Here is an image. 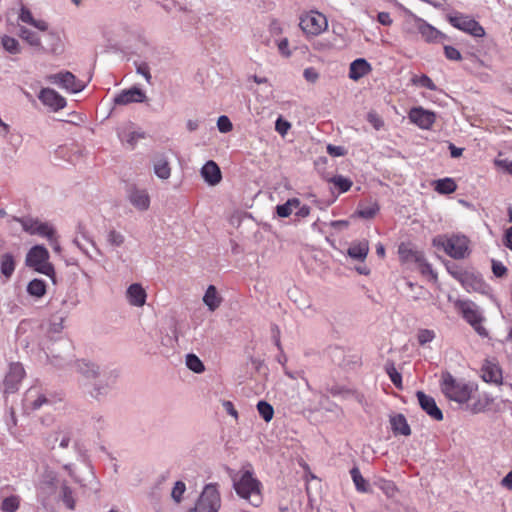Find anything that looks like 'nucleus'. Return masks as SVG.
<instances>
[{"instance_id": "f257e3e1", "label": "nucleus", "mask_w": 512, "mask_h": 512, "mask_svg": "<svg viewBox=\"0 0 512 512\" xmlns=\"http://www.w3.org/2000/svg\"><path fill=\"white\" fill-rule=\"evenodd\" d=\"M76 370L85 378L95 380L90 395L97 400L108 396L115 388L118 379L116 369L101 368L96 363L78 360Z\"/></svg>"}, {"instance_id": "f03ea898", "label": "nucleus", "mask_w": 512, "mask_h": 512, "mask_svg": "<svg viewBox=\"0 0 512 512\" xmlns=\"http://www.w3.org/2000/svg\"><path fill=\"white\" fill-rule=\"evenodd\" d=\"M262 483L255 477L252 469L241 472L233 478V489L236 494L248 504L259 507L263 503Z\"/></svg>"}, {"instance_id": "7ed1b4c3", "label": "nucleus", "mask_w": 512, "mask_h": 512, "mask_svg": "<svg viewBox=\"0 0 512 512\" xmlns=\"http://www.w3.org/2000/svg\"><path fill=\"white\" fill-rule=\"evenodd\" d=\"M477 386L473 382L457 379L450 373H444L441 380V391L451 401L463 404L468 402Z\"/></svg>"}, {"instance_id": "20e7f679", "label": "nucleus", "mask_w": 512, "mask_h": 512, "mask_svg": "<svg viewBox=\"0 0 512 512\" xmlns=\"http://www.w3.org/2000/svg\"><path fill=\"white\" fill-rule=\"evenodd\" d=\"M432 244L454 259H463L468 255L469 239L464 235H438L433 238Z\"/></svg>"}, {"instance_id": "39448f33", "label": "nucleus", "mask_w": 512, "mask_h": 512, "mask_svg": "<svg viewBox=\"0 0 512 512\" xmlns=\"http://www.w3.org/2000/svg\"><path fill=\"white\" fill-rule=\"evenodd\" d=\"M221 504L219 484L208 483L203 487L194 507L190 508L187 512H218Z\"/></svg>"}, {"instance_id": "423d86ee", "label": "nucleus", "mask_w": 512, "mask_h": 512, "mask_svg": "<svg viewBox=\"0 0 512 512\" xmlns=\"http://www.w3.org/2000/svg\"><path fill=\"white\" fill-rule=\"evenodd\" d=\"M455 307L463 319L469 323L480 336H488V332L482 324L484 321L482 310L476 303L468 299H459L455 302Z\"/></svg>"}, {"instance_id": "0eeeda50", "label": "nucleus", "mask_w": 512, "mask_h": 512, "mask_svg": "<svg viewBox=\"0 0 512 512\" xmlns=\"http://www.w3.org/2000/svg\"><path fill=\"white\" fill-rule=\"evenodd\" d=\"M26 265L35 271L51 278L55 271L53 265L49 262V252L43 245L33 246L26 255Z\"/></svg>"}, {"instance_id": "6e6552de", "label": "nucleus", "mask_w": 512, "mask_h": 512, "mask_svg": "<svg viewBox=\"0 0 512 512\" xmlns=\"http://www.w3.org/2000/svg\"><path fill=\"white\" fill-rule=\"evenodd\" d=\"M448 22L456 29L461 30L473 37H483L485 35L484 28L469 15L454 11L447 14Z\"/></svg>"}, {"instance_id": "1a4fd4ad", "label": "nucleus", "mask_w": 512, "mask_h": 512, "mask_svg": "<svg viewBox=\"0 0 512 512\" xmlns=\"http://www.w3.org/2000/svg\"><path fill=\"white\" fill-rule=\"evenodd\" d=\"M299 25L306 35L317 36L328 28V21L324 14L309 11L300 17Z\"/></svg>"}, {"instance_id": "9d476101", "label": "nucleus", "mask_w": 512, "mask_h": 512, "mask_svg": "<svg viewBox=\"0 0 512 512\" xmlns=\"http://www.w3.org/2000/svg\"><path fill=\"white\" fill-rule=\"evenodd\" d=\"M47 80L69 93H79L84 90L86 86L83 81L77 79L76 76L69 71L51 74L47 77Z\"/></svg>"}, {"instance_id": "9b49d317", "label": "nucleus", "mask_w": 512, "mask_h": 512, "mask_svg": "<svg viewBox=\"0 0 512 512\" xmlns=\"http://www.w3.org/2000/svg\"><path fill=\"white\" fill-rule=\"evenodd\" d=\"M398 254L402 262H415L421 268L423 274H433V269L428 263L422 252L413 250L408 245L401 243L398 247Z\"/></svg>"}, {"instance_id": "f8f14e48", "label": "nucleus", "mask_w": 512, "mask_h": 512, "mask_svg": "<svg viewBox=\"0 0 512 512\" xmlns=\"http://www.w3.org/2000/svg\"><path fill=\"white\" fill-rule=\"evenodd\" d=\"M25 376V370L21 363L14 362L9 365V370L3 381L4 392L13 394L19 389V385Z\"/></svg>"}, {"instance_id": "ddd939ff", "label": "nucleus", "mask_w": 512, "mask_h": 512, "mask_svg": "<svg viewBox=\"0 0 512 512\" xmlns=\"http://www.w3.org/2000/svg\"><path fill=\"white\" fill-rule=\"evenodd\" d=\"M459 283L467 292L487 294L490 289L489 285L479 274L471 271H467L464 275H462Z\"/></svg>"}, {"instance_id": "4468645a", "label": "nucleus", "mask_w": 512, "mask_h": 512, "mask_svg": "<svg viewBox=\"0 0 512 512\" xmlns=\"http://www.w3.org/2000/svg\"><path fill=\"white\" fill-rule=\"evenodd\" d=\"M23 230L31 235L42 237H51L54 227L48 222H42L34 218H25L20 220Z\"/></svg>"}, {"instance_id": "2eb2a0df", "label": "nucleus", "mask_w": 512, "mask_h": 512, "mask_svg": "<svg viewBox=\"0 0 512 512\" xmlns=\"http://www.w3.org/2000/svg\"><path fill=\"white\" fill-rule=\"evenodd\" d=\"M127 199L138 211H147L150 207V196L146 189L132 186L127 192Z\"/></svg>"}, {"instance_id": "dca6fc26", "label": "nucleus", "mask_w": 512, "mask_h": 512, "mask_svg": "<svg viewBox=\"0 0 512 512\" xmlns=\"http://www.w3.org/2000/svg\"><path fill=\"white\" fill-rule=\"evenodd\" d=\"M409 119L421 129H430L435 122V113L422 107H414L409 112Z\"/></svg>"}, {"instance_id": "f3484780", "label": "nucleus", "mask_w": 512, "mask_h": 512, "mask_svg": "<svg viewBox=\"0 0 512 512\" xmlns=\"http://www.w3.org/2000/svg\"><path fill=\"white\" fill-rule=\"evenodd\" d=\"M38 98L43 105L50 107L54 111L63 109L66 106L65 98L51 88L41 89Z\"/></svg>"}, {"instance_id": "a211bd4d", "label": "nucleus", "mask_w": 512, "mask_h": 512, "mask_svg": "<svg viewBox=\"0 0 512 512\" xmlns=\"http://www.w3.org/2000/svg\"><path fill=\"white\" fill-rule=\"evenodd\" d=\"M420 407L434 420L441 421L443 419V413L437 406L435 399L423 391H417L416 393Z\"/></svg>"}, {"instance_id": "6ab92c4d", "label": "nucleus", "mask_w": 512, "mask_h": 512, "mask_svg": "<svg viewBox=\"0 0 512 512\" xmlns=\"http://www.w3.org/2000/svg\"><path fill=\"white\" fill-rule=\"evenodd\" d=\"M146 100V94L140 88L132 87L121 91L114 97L116 105H128L131 103H143Z\"/></svg>"}, {"instance_id": "aec40b11", "label": "nucleus", "mask_w": 512, "mask_h": 512, "mask_svg": "<svg viewBox=\"0 0 512 512\" xmlns=\"http://www.w3.org/2000/svg\"><path fill=\"white\" fill-rule=\"evenodd\" d=\"M74 437V431L71 427H62L58 430L54 431L47 438V445L52 449L55 447V444L59 442V447L62 449H66L69 447L72 439Z\"/></svg>"}, {"instance_id": "412c9836", "label": "nucleus", "mask_w": 512, "mask_h": 512, "mask_svg": "<svg viewBox=\"0 0 512 512\" xmlns=\"http://www.w3.org/2000/svg\"><path fill=\"white\" fill-rule=\"evenodd\" d=\"M51 404V400L37 388H30L24 396V405L31 410H38L44 405Z\"/></svg>"}, {"instance_id": "4be33fe9", "label": "nucleus", "mask_w": 512, "mask_h": 512, "mask_svg": "<svg viewBox=\"0 0 512 512\" xmlns=\"http://www.w3.org/2000/svg\"><path fill=\"white\" fill-rule=\"evenodd\" d=\"M153 172L157 178L167 180L171 176V165L167 155L156 154L152 159Z\"/></svg>"}, {"instance_id": "5701e85b", "label": "nucleus", "mask_w": 512, "mask_h": 512, "mask_svg": "<svg viewBox=\"0 0 512 512\" xmlns=\"http://www.w3.org/2000/svg\"><path fill=\"white\" fill-rule=\"evenodd\" d=\"M126 297L131 306L142 307L146 303L147 293L141 284L133 283L127 288Z\"/></svg>"}, {"instance_id": "b1692460", "label": "nucleus", "mask_w": 512, "mask_h": 512, "mask_svg": "<svg viewBox=\"0 0 512 512\" xmlns=\"http://www.w3.org/2000/svg\"><path fill=\"white\" fill-rule=\"evenodd\" d=\"M481 372L485 382L505 386L506 383L502 382V370L498 364L488 361L483 365Z\"/></svg>"}, {"instance_id": "393cba45", "label": "nucleus", "mask_w": 512, "mask_h": 512, "mask_svg": "<svg viewBox=\"0 0 512 512\" xmlns=\"http://www.w3.org/2000/svg\"><path fill=\"white\" fill-rule=\"evenodd\" d=\"M201 176L211 186L217 185L221 179L222 174L219 166L212 160L207 161L201 168Z\"/></svg>"}, {"instance_id": "a878e982", "label": "nucleus", "mask_w": 512, "mask_h": 512, "mask_svg": "<svg viewBox=\"0 0 512 512\" xmlns=\"http://www.w3.org/2000/svg\"><path fill=\"white\" fill-rule=\"evenodd\" d=\"M417 29L427 42H438L446 38L442 32L422 19L417 21Z\"/></svg>"}, {"instance_id": "bb28decb", "label": "nucleus", "mask_w": 512, "mask_h": 512, "mask_svg": "<svg viewBox=\"0 0 512 512\" xmlns=\"http://www.w3.org/2000/svg\"><path fill=\"white\" fill-rule=\"evenodd\" d=\"M372 70L371 64L364 58H358L350 63L349 78L357 81L368 75Z\"/></svg>"}, {"instance_id": "cd10ccee", "label": "nucleus", "mask_w": 512, "mask_h": 512, "mask_svg": "<svg viewBox=\"0 0 512 512\" xmlns=\"http://www.w3.org/2000/svg\"><path fill=\"white\" fill-rule=\"evenodd\" d=\"M389 422L394 435L409 436L411 434V428L403 414L391 415Z\"/></svg>"}, {"instance_id": "c85d7f7f", "label": "nucleus", "mask_w": 512, "mask_h": 512, "mask_svg": "<svg viewBox=\"0 0 512 512\" xmlns=\"http://www.w3.org/2000/svg\"><path fill=\"white\" fill-rule=\"evenodd\" d=\"M18 19L28 25L35 27L39 31H46L48 29V23L43 19L34 18L30 9L22 6L19 11Z\"/></svg>"}, {"instance_id": "c756f323", "label": "nucleus", "mask_w": 512, "mask_h": 512, "mask_svg": "<svg viewBox=\"0 0 512 512\" xmlns=\"http://www.w3.org/2000/svg\"><path fill=\"white\" fill-rule=\"evenodd\" d=\"M18 19L28 25L35 27L39 31H46L48 29V23L43 19L34 18L30 9L22 6L19 11Z\"/></svg>"}, {"instance_id": "7c9ffc66", "label": "nucleus", "mask_w": 512, "mask_h": 512, "mask_svg": "<svg viewBox=\"0 0 512 512\" xmlns=\"http://www.w3.org/2000/svg\"><path fill=\"white\" fill-rule=\"evenodd\" d=\"M18 19L28 25L35 27L39 31H46L48 29V23L43 19L34 18L30 9L22 6L19 11Z\"/></svg>"}, {"instance_id": "2f4dec72", "label": "nucleus", "mask_w": 512, "mask_h": 512, "mask_svg": "<svg viewBox=\"0 0 512 512\" xmlns=\"http://www.w3.org/2000/svg\"><path fill=\"white\" fill-rule=\"evenodd\" d=\"M369 252V243L367 240L352 242L347 250V254L354 260L364 261Z\"/></svg>"}, {"instance_id": "473e14b6", "label": "nucleus", "mask_w": 512, "mask_h": 512, "mask_svg": "<svg viewBox=\"0 0 512 512\" xmlns=\"http://www.w3.org/2000/svg\"><path fill=\"white\" fill-rule=\"evenodd\" d=\"M203 302L211 312L215 311L221 305L222 298L219 296L215 286H208L203 296Z\"/></svg>"}, {"instance_id": "72a5a7b5", "label": "nucleus", "mask_w": 512, "mask_h": 512, "mask_svg": "<svg viewBox=\"0 0 512 512\" xmlns=\"http://www.w3.org/2000/svg\"><path fill=\"white\" fill-rule=\"evenodd\" d=\"M16 267V262L14 259V256L11 253H4L0 258V271L1 274L6 278L9 279Z\"/></svg>"}, {"instance_id": "f704fd0d", "label": "nucleus", "mask_w": 512, "mask_h": 512, "mask_svg": "<svg viewBox=\"0 0 512 512\" xmlns=\"http://www.w3.org/2000/svg\"><path fill=\"white\" fill-rule=\"evenodd\" d=\"M125 239L124 234L114 228L107 230L105 235L107 245L113 249L121 247Z\"/></svg>"}, {"instance_id": "c9c22d12", "label": "nucleus", "mask_w": 512, "mask_h": 512, "mask_svg": "<svg viewBox=\"0 0 512 512\" xmlns=\"http://www.w3.org/2000/svg\"><path fill=\"white\" fill-rule=\"evenodd\" d=\"M434 189L439 194L447 195L455 192L457 185L452 178L446 177L435 181Z\"/></svg>"}, {"instance_id": "e433bc0d", "label": "nucleus", "mask_w": 512, "mask_h": 512, "mask_svg": "<svg viewBox=\"0 0 512 512\" xmlns=\"http://www.w3.org/2000/svg\"><path fill=\"white\" fill-rule=\"evenodd\" d=\"M300 200L298 198L288 199L284 204L276 206V213L279 217L286 218L290 216L294 208L299 207Z\"/></svg>"}, {"instance_id": "4c0bfd02", "label": "nucleus", "mask_w": 512, "mask_h": 512, "mask_svg": "<svg viewBox=\"0 0 512 512\" xmlns=\"http://www.w3.org/2000/svg\"><path fill=\"white\" fill-rule=\"evenodd\" d=\"M27 293L36 298H41L46 293V284L41 279H33L27 285Z\"/></svg>"}, {"instance_id": "58836bf2", "label": "nucleus", "mask_w": 512, "mask_h": 512, "mask_svg": "<svg viewBox=\"0 0 512 512\" xmlns=\"http://www.w3.org/2000/svg\"><path fill=\"white\" fill-rule=\"evenodd\" d=\"M350 475H351V478L353 480V483H354L357 491H359V492H367L368 491L369 485H368L367 481L363 478L358 467L354 466L350 470Z\"/></svg>"}, {"instance_id": "ea45409f", "label": "nucleus", "mask_w": 512, "mask_h": 512, "mask_svg": "<svg viewBox=\"0 0 512 512\" xmlns=\"http://www.w3.org/2000/svg\"><path fill=\"white\" fill-rule=\"evenodd\" d=\"M19 36L25 40L28 44L34 47L41 46V39L38 33L29 30L26 27L21 26L19 28Z\"/></svg>"}, {"instance_id": "a19ab883", "label": "nucleus", "mask_w": 512, "mask_h": 512, "mask_svg": "<svg viewBox=\"0 0 512 512\" xmlns=\"http://www.w3.org/2000/svg\"><path fill=\"white\" fill-rule=\"evenodd\" d=\"M385 371L395 387L402 388V375L398 372L393 362H387L385 364Z\"/></svg>"}, {"instance_id": "79ce46f5", "label": "nucleus", "mask_w": 512, "mask_h": 512, "mask_svg": "<svg viewBox=\"0 0 512 512\" xmlns=\"http://www.w3.org/2000/svg\"><path fill=\"white\" fill-rule=\"evenodd\" d=\"M259 415L265 422H270L274 416V408L267 401L261 400L257 403Z\"/></svg>"}, {"instance_id": "37998d69", "label": "nucleus", "mask_w": 512, "mask_h": 512, "mask_svg": "<svg viewBox=\"0 0 512 512\" xmlns=\"http://www.w3.org/2000/svg\"><path fill=\"white\" fill-rule=\"evenodd\" d=\"M186 366L195 373H202L205 370L203 362L195 354H187Z\"/></svg>"}, {"instance_id": "c03bdc74", "label": "nucleus", "mask_w": 512, "mask_h": 512, "mask_svg": "<svg viewBox=\"0 0 512 512\" xmlns=\"http://www.w3.org/2000/svg\"><path fill=\"white\" fill-rule=\"evenodd\" d=\"M119 137L133 148L140 139L145 137V134L140 131L119 132Z\"/></svg>"}, {"instance_id": "a18cd8bd", "label": "nucleus", "mask_w": 512, "mask_h": 512, "mask_svg": "<svg viewBox=\"0 0 512 512\" xmlns=\"http://www.w3.org/2000/svg\"><path fill=\"white\" fill-rule=\"evenodd\" d=\"M339 189L340 193L347 192L352 187V181L342 175H336L329 180Z\"/></svg>"}, {"instance_id": "49530a36", "label": "nucleus", "mask_w": 512, "mask_h": 512, "mask_svg": "<svg viewBox=\"0 0 512 512\" xmlns=\"http://www.w3.org/2000/svg\"><path fill=\"white\" fill-rule=\"evenodd\" d=\"M2 45L3 48L11 53V54H18L20 53V45L17 39L10 37V36H3L2 37Z\"/></svg>"}, {"instance_id": "de8ad7c7", "label": "nucleus", "mask_w": 512, "mask_h": 512, "mask_svg": "<svg viewBox=\"0 0 512 512\" xmlns=\"http://www.w3.org/2000/svg\"><path fill=\"white\" fill-rule=\"evenodd\" d=\"M61 497H62L63 503L65 504V506L68 509L73 510L75 508V500L73 497V491L69 486H67V485L62 486Z\"/></svg>"}, {"instance_id": "09e8293b", "label": "nucleus", "mask_w": 512, "mask_h": 512, "mask_svg": "<svg viewBox=\"0 0 512 512\" xmlns=\"http://www.w3.org/2000/svg\"><path fill=\"white\" fill-rule=\"evenodd\" d=\"M379 211V205L377 203L369 206L361 207L357 210V215L363 219H372L376 216Z\"/></svg>"}, {"instance_id": "8fccbe9b", "label": "nucleus", "mask_w": 512, "mask_h": 512, "mask_svg": "<svg viewBox=\"0 0 512 512\" xmlns=\"http://www.w3.org/2000/svg\"><path fill=\"white\" fill-rule=\"evenodd\" d=\"M412 82H413V84H415L417 86L424 87V88L429 89L431 91L437 90V87L434 84V82L431 80V78H429L425 74L413 77L412 78Z\"/></svg>"}, {"instance_id": "3c124183", "label": "nucleus", "mask_w": 512, "mask_h": 512, "mask_svg": "<svg viewBox=\"0 0 512 512\" xmlns=\"http://www.w3.org/2000/svg\"><path fill=\"white\" fill-rule=\"evenodd\" d=\"M330 393L333 395V396H342L343 398H348L350 396H355V398L361 402V399H362V395L352 391V390H349V389H346L344 387H339V386H335V387H332L331 390H330Z\"/></svg>"}, {"instance_id": "603ef678", "label": "nucleus", "mask_w": 512, "mask_h": 512, "mask_svg": "<svg viewBox=\"0 0 512 512\" xmlns=\"http://www.w3.org/2000/svg\"><path fill=\"white\" fill-rule=\"evenodd\" d=\"M186 491V485L183 481H177L171 491V497L175 503H180L183 499V494Z\"/></svg>"}, {"instance_id": "864d4df0", "label": "nucleus", "mask_w": 512, "mask_h": 512, "mask_svg": "<svg viewBox=\"0 0 512 512\" xmlns=\"http://www.w3.org/2000/svg\"><path fill=\"white\" fill-rule=\"evenodd\" d=\"M2 510L4 512H15L19 508V499L16 496H10L3 500Z\"/></svg>"}, {"instance_id": "5fc2aeb1", "label": "nucleus", "mask_w": 512, "mask_h": 512, "mask_svg": "<svg viewBox=\"0 0 512 512\" xmlns=\"http://www.w3.org/2000/svg\"><path fill=\"white\" fill-rule=\"evenodd\" d=\"M435 338V332L430 329H420L417 334V340L420 345L430 343Z\"/></svg>"}, {"instance_id": "6e6d98bb", "label": "nucleus", "mask_w": 512, "mask_h": 512, "mask_svg": "<svg viewBox=\"0 0 512 512\" xmlns=\"http://www.w3.org/2000/svg\"><path fill=\"white\" fill-rule=\"evenodd\" d=\"M291 128V123L283 119L281 116L275 122V130L284 137Z\"/></svg>"}, {"instance_id": "4d7b16f0", "label": "nucleus", "mask_w": 512, "mask_h": 512, "mask_svg": "<svg viewBox=\"0 0 512 512\" xmlns=\"http://www.w3.org/2000/svg\"><path fill=\"white\" fill-rule=\"evenodd\" d=\"M491 264H492V272L495 277L502 278L507 274V271H508L507 267L501 261L492 260Z\"/></svg>"}, {"instance_id": "13d9d810", "label": "nucleus", "mask_w": 512, "mask_h": 512, "mask_svg": "<svg viewBox=\"0 0 512 512\" xmlns=\"http://www.w3.org/2000/svg\"><path fill=\"white\" fill-rule=\"evenodd\" d=\"M217 127L221 133H228L232 130L233 125L227 116L222 115L217 120Z\"/></svg>"}, {"instance_id": "bf43d9fd", "label": "nucleus", "mask_w": 512, "mask_h": 512, "mask_svg": "<svg viewBox=\"0 0 512 512\" xmlns=\"http://www.w3.org/2000/svg\"><path fill=\"white\" fill-rule=\"evenodd\" d=\"M444 54L447 59L452 61H459L462 58L460 51L450 45L444 46Z\"/></svg>"}, {"instance_id": "052dcab7", "label": "nucleus", "mask_w": 512, "mask_h": 512, "mask_svg": "<svg viewBox=\"0 0 512 512\" xmlns=\"http://www.w3.org/2000/svg\"><path fill=\"white\" fill-rule=\"evenodd\" d=\"M136 72L142 75L145 78V80L148 83H150L152 76L150 73L149 66L146 62L136 63Z\"/></svg>"}, {"instance_id": "680f3d73", "label": "nucleus", "mask_w": 512, "mask_h": 512, "mask_svg": "<svg viewBox=\"0 0 512 512\" xmlns=\"http://www.w3.org/2000/svg\"><path fill=\"white\" fill-rule=\"evenodd\" d=\"M447 270H448L449 274L458 282H460L461 276L467 272V270L463 269L462 267H460L456 264L447 266Z\"/></svg>"}, {"instance_id": "e2e57ef3", "label": "nucleus", "mask_w": 512, "mask_h": 512, "mask_svg": "<svg viewBox=\"0 0 512 512\" xmlns=\"http://www.w3.org/2000/svg\"><path fill=\"white\" fill-rule=\"evenodd\" d=\"M277 47H278V51L279 53L288 58L291 56V51L289 49V41L287 38H282L280 39L278 42H277Z\"/></svg>"}, {"instance_id": "0e129e2a", "label": "nucleus", "mask_w": 512, "mask_h": 512, "mask_svg": "<svg viewBox=\"0 0 512 512\" xmlns=\"http://www.w3.org/2000/svg\"><path fill=\"white\" fill-rule=\"evenodd\" d=\"M303 77L307 82L315 83L319 78V73L314 67H308L304 69Z\"/></svg>"}, {"instance_id": "69168bd1", "label": "nucleus", "mask_w": 512, "mask_h": 512, "mask_svg": "<svg viewBox=\"0 0 512 512\" xmlns=\"http://www.w3.org/2000/svg\"><path fill=\"white\" fill-rule=\"evenodd\" d=\"M367 121L376 129L379 130L383 126L382 119L375 112H369Z\"/></svg>"}, {"instance_id": "338daca9", "label": "nucleus", "mask_w": 512, "mask_h": 512, "mask_svg": "<svg viewBox=\"0 0 512 512\" xmlns=\"http://www.w3.org/2000/svg\"><path fill=\"white\" fill-rule=\"evenodd\" d=\"M76 236L90 242L93 246H95L94 242L92 241V239L89 236V233H88L86 227L83 224H78L77 229H76Z\"/></svg>"}, {"instance_id": "774afa93", "label": "nucleus", "mask_w": 512, "mask_h": 512, "mask_svg": "<svg viewBox=\"0 0 512 512\" xmlns=\"http://www.w3.org/2000/svg\"><path fill=\"white\" fill-rule=\"evenodd\" d=\"M327 152L329 155L333 157H340L345 154V148L342 146H335V145H328L327 146Z\"/></svg>"}]
</instances>
